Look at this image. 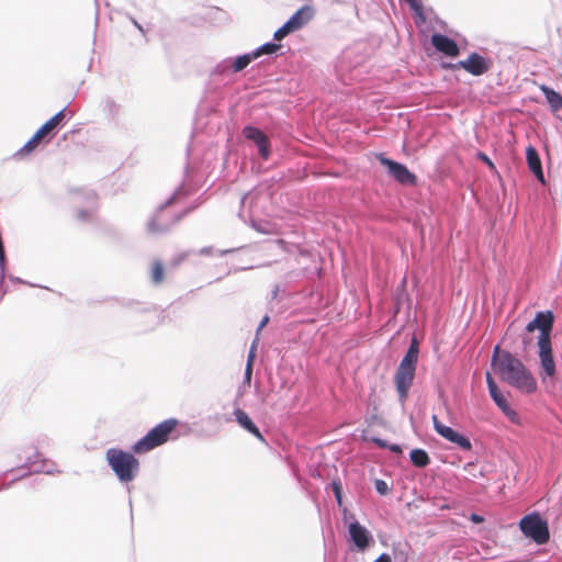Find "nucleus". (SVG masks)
<instances>
[{
    "instance_id": "obj_1",
    "label": "nucleus",
    "mask_w": 562,
    "mask_h": 562,
    "mask_svg": "<svg viewBox=\"0 0 562 562\" xmlns=\"http://www.w3.org/2000/svg\"><path fill=\"white\" fill-rule=\"evenodd\" d=\"M492 368L499 379L521 393L531 394L537 390V381L530 370L515 356L496 346L493 351Z\"/></svg>"
},
{
    "instance_id": "obj_2",
    "label": "nucleus",
    "mask_w": 562,
    "mask_h": 562,
    "mask_svg": "<svg viewBox=\"0 0 562 562\" xmlns=\"http://www.w3.org/2000/svg\"><path fill=\"white\" fill-rule=\"evenodd\" d=\"M178 426L179 420L176 418L162 420L150 429L146 436L136 441L132 447V451L137 454H143L162 446L171 438V435L176 431Z\"/></svg>"
},
{
    "instance_id": "obj_3",
    "label": "nucleus",
    "mask_w": 562,
    "mask_h": 562,
    "mask_svg": "<svg viewBox=\"0 0 562 562\" xmlns=\"http://www.w3.org/2000/svg\"><path fill=\"white\" fill-rule=\"evenodd\" d=\"M419 347L416 338H413L411 346L402 359L396 373H395V384L396 390L402 400H405L407 396V392L413 384V380L415 376L416 364L418 361Z\"/></svg>"
},
{
    "instance_id": "obj_4",
    "label": "nucleus",
    "mask_w": 562,
    "mask_h": 562,
    "mask_svg": "<svg viewBox=\"0 0 562 562\" xmlns=\"http://www.w3.org/2000/svg\"><path fill=\"white\" fill-rule=\"evenodd\" d=\"M106 461L121 482H131L139 469V462L134 454L121 449L110 448L105 453Z\"/></svg>"
},
{
    "instance_id": "obj_5",
    "label": "nucleus",
    "mask_w": 562,
    "mask_h": 562,
    "mask_svg": "<svg viewBox=\"0 0 562 562\" xmlns=\"http://www.w3.org/2000/svg\"><path fill=\"white\" fill-rule=\"evenodd\" d=\"M519 528L527 538L537 544H544L550 539L548 522L538 513L524 516L519 521Z\"/></svg>"
},
{
    "instance_id": "obj_6",
    "label": "nucleus",
    "mask_w": 562,
    "mask_h": 562,
    "mask_svg": "<svg viewBox=\"0 0 562 562\" xmlns=\"http://www.w3.org/2000/svg\"><path fill=\"white\" fill-rule=\"evenodd\" d=\"M443 67L451 70L462 68L473 76H482L492 68V61L477 53H471L465 60H460L457 64H445Z\"/></svg>"
},
{
    "instance_id": "obj_7",
    "label": "nucleus",
    "mask_w": 562,
    "mask_h": 562,
    "mask_svg": "<svg viewBox=\"0 0 562 562\" xmlns=\"http://www.w3.org/2000/svg\"><path fill=\"white\" fill-rule=\"evenodd\" d=\"M553 314L551 312H539L536 317L529 322L526 326L528 333H532L535 329L540 330L538 344L551 341V330L553 327Z\"/></svg>"
},
{
    "instance_id": "obj_8",
    "label": "nucleus",
    "mask_w": 562,
    "mask_h": 562,
    "mask_svg": "<svg viewBox=\"0 0 562 562\" xmlns=\"http://www.w3.org/2000/svg\"><path fill=\"white\" fill-rule=\"evenodd\" d=\"M431 419L436 432L447 441L457 445L461 450L464 451H470L472 449V443L469 438L446 426L439 420L437 415H432Z\"/></svg>"
},
{
    "instance_id": "obj_9",
    "label": "nucleus",
    "mask_w": 562,
    "mask_h": 562,
    "mask_svg": "<svg viewBox=\"0 0 562 562\" xmlns=\"http://www.w3.org/2000/svg\"><path fill=\"white\" fill-rule=\"evenodd\" d=\"M181 218V215L171 213L169 210H160L150 220L147 229L153 235H158L168 232Z\"/></svg>"
},
{
    "instance_id": "obj_10",
    "label": "nucleus",
    "mask_w": 562,
    "mask_h": 562,
    "mask_svg": "<svg viewBox=\"0 0 562 562\" xmlns=\"http://www.w3.org/2000/svg\"><path fill=\"white\" fill-rule=\"evenodd\" d=\"M378 159L383 166L387 168L389 173L401 184H416V176L412 173L405 165L389 159L383 155H379Z\"/></svg>"
},
{
    "instance_id": "obj_11",
    "label": "nucleus",
    "mask_w": 562,
    "mask_h": 562,
    "mask_svg": "<svg viewBox=\"0 0 562 562\" xmlns=\"http://www.w3.org/2000/svg\"><path fill=\"white\" fill-rule=\"evenodd\" d=\"M486 383L488 386L490 395L495 404L499 407V409L508 417L510 422L518 423V414L509 406L506 397L499 391L490 372H486Z\"/></svg>"
},
{
    "instance_id": "obj_12",
    "label": "nucleus",
    "mask_w": 562,
    "mask_h": 562,
    "mask_svg": "<svg viewBox=\"0 0 562 562\" xmlns=\"http://www.w3.org/2000/svg\"><path fill=\"white\" fill-rule=\"evenodd\" d=\"M539 359H540V376L544 381L547 378H553L555 374V362L552 353V344L541 342L538 344Z\"/></svg>"
},
{
    "instance_id": "obj_13",
    "label": "nucleus",
    "mask_w": 562,
    "mask_h": 562,
    "mask_svg": "<svg viewBox=\"0 0 562 562\" xmlns=\"http://www.w3.org/2000/svg\"><path fill=\"white\" fill-rule=\"evenodd\" d=\"M243 134L247 139L252 140L259 149V154L263 159H267L270 154V142L267 135L259 128L254 126H246Z\"/></svg>"
},
{
    "instance_id": "obj_14",
    "label": "nucleus",
    "mask_w": 562,
    "mask_h": 562,
    "mask_svg": "<svg viewBox=\"0 0 562 562\" xmlns=\"http://www.w3.org/2000/svg\"><path fill=\"white\" fill-rule=\"evenodd\" d=\"M432 46L448 57H457L460 54L458 44L450 37L436 33L431 36Z\"/></svg>"
},
{
    "instance_id": "obj_15",
    "label": "nucleus",
    "mask_w": 562,
    "mask_h": 562,
    "mask_svg": "<svg viewBox=\"0 0 562 562\" xmlns=\"http://www.w3.org/2000/svg\"><path fill=\"white\" fill-rule=\"evenodd\" d=\"M349 535L350 539L359 550L363 551L369 546L370 533L367 528L361 526L358 521L349 525Z\"/></svg>"
},
{
    "instance_id": "obj_16",
    "label": "nucleus",
    "mask_w": 562,
    "mask_h": 562,
    "mask_svg": "<svg viewBox=\"0 0 562 562\" xmlns=\"http://www.w3.org/2000/svg\"><path fill=\"white\" fill-rule=\"evenodd\" d=\"M313 18V9L310 5H304L299 9L288 21L291 30L297 31L303 27Z\"/></svg>"
},
{
    "instance_id": "obj_17",
    "label": "nucleus",
    "mask_w": 562,
    "mask_h": 562,
    "mask_svg": "<svg viewBox=\"0 0 562 562\" xmlns=\"http://www.w3.org/2000/svg\"><path fill=\"white\" fill-rule=\"evenodd\" d=\"M526 158H527V164H528L530 171L536 176V178L541 183H544V176L542 172L541 160H540L539 154L535 147L529 146L527 148Z\"/></svg>"
},
{
    "instance_id": "obj_18",
    "label": "nucleus",
    "mask_w": 562,
    "mask_h": 562,
    "mask_svg": "<svg viewBox=\"0 0 562 562\" xmlns=\"http://www.w3.org/2000/svg\"><path fill=\"white\" fill-rule=\"evenodd\" d=\"M236 422L240 427H243L245 430L254 435L259 440L263 441V436L261 435L259 428L255 425V423L251 420V418L248 416L246 412H244L240 408H236L234 412Z\"/></svg>"
},
{
    "instance_id": "obj_19",
    "label": "nucleus",
    "mask_w": 562,
    "mask_h": 562,
    "mask_svg": "<svg viewBox=\"0 0 562 562\" xmlns=\"http://www.w3.org/2000/svg\"><path fill=\"white\" fill-rule=\"evenodd\" d=\"M65 119V110L59 111L47 122H45L36 132L46 138Z\"/></svg>"
},
{
    "instance_id": "obj_20",
    "label": "nucleus",
    "mask_w": 562,
    "mask_h": 562,
    "mask_svg": "<svg viewBox=\"0 0 562 562\" xmlns=\"http://www.w3.org/2000/svg\"><path fill=\"white\" fill-rule=\"evenodd\" d=\"M541 91L546 95L547 102L550 104L553 111H558L562 108V95L553 89L541 86Z\"/></svg>"
},
{
    "instance_id": "obj_21",
    "label": "nucleus",
    "mask_w": 562,
    "mask_h": 562,
    "mask_svg": "<svg viewBox=\"0 0 562 562\" xmlns=\"http://www.w3.org/2000/svg\"><path fill=\"white\" fill-rule=\"evenodd\" d=\"M45 138L37 132L24 144L16 153L18 156L24 157L34 151Z\"/></svg>"
},
{
    "instance_id": "obj_22",
    "label": "nucleus",
    "mask_w": 562,
    "mask_h": 562,
    "mask_svg": "<svg viewBox=\"0 0 562 562\" xmlns=\"http://www.w3.org/2000/svg\"><path fill=\"white\" fill-rule=\"evenodd\" d=\"M411 461L417 468H425L429 464L430 458L423 449H414L411 452Z\"/></svg>"
},
{
    "instance_id": "obj_23",
    "label": "nucleus",
    "mask_w": 562,
    "mask_h": 562,
    "mask_svg": "<svg viewBox=\"0 0 562 562\" xmlns=\"http://www.w3.org/2000/svg\"><path fill=\"white\" fill-rule=\"evenodd\" d=\"M150 279L155 284H160L165 279V269L159 260L151 263Z\"/></svg>"
},
{
    "instance_id": "obj_24",
    "label": "nucleus",
    "mask_w": 562,
    "mask_h": 562,
    "mask_svg": "<svg viewBox=\"0 0 562 562\" xmlns=\"http://www.w3.org/2000/svg\"><path fill=\"white\" fill-rule=\"evenodd\" d=\"M256 57H252V54H246V55H241V56H238L234 64H233V70L235 72H238V71H241L243 69H245L250 63L252 59H255Z\"/></svg>"
},
{
    "instance_id": "obj_25",
    "label": "nucleus",
    "mask_w": 562,
    "mask_h": 562,
    "mask_svg": "<svg viewBox=\"0 0 562 562\" xmlns=\"http://www.w3.org/2000/svg\"><path fill=\"white\" fill-rule=\"evenodd\" d=\"M280 48L279 44L267 43L252 53V57L258 58L263 54H273Z\"/></svg>"
},
{
    "instance_id": "obj_26",
    "label": "nucleus",
    "mask_w": 562,
    "mask_h": 562,
    "mask_svg": "<svg viewBox=\"0 0 562 562\" xmlns=\"http://www.w3.org/2000/svg\"><path fill=\"white\" fill-rule=\"evenodd\" d=\"M293 31L291 30L290 25H288V23L285 22L280 29H278L274 32L273 38L276 41H281V40H283L285 36H288Z\"/></svg>"
},
{
    "instance_id": "obj_27",
    "label": "nucleus",
    "mask_w": 562,
    "mask_h": 562,
    "mask_svg": "<svg viewBox=\"0 0 562 562\" xmlns=\"http://www.w3.org/2000/svg\"><path fill=\"white\" fill-rule=\"evenodd\" d=\"M92 216H93V213H92V211H89V210H80L77 213V217L82 222L91 220Z\"/></svg>"
},
{
    "instance_id": "obj_28",
    "label": "nucleus",
    "mask_w": 562,
    "mask_h": 562,
    "mask_svg": "<svg viewBox=\"0 0 562 562\" xmlns=\"http://www.w3.org/2000/svg\"><path fill=\"white\" fill-rule=\"evenodd\" d=\"M375 488L381 495H385L389 492L387 484L382 480H376Z\"/></svg>"
},
{
    "instance_id": "obj_29",
    "label": "nucleus",
    "mask_w": 562,
    "mask_h": 562,
    "mask_svg": "<svg viewBox=\"0 0 562 562\" xmlns=\"http://www.w3.org/2000/svg\"><path fill=\"white\" fill-rule=\"evenodd\" d=\"M251 376H252V367L251 363H246L245 369V383L250 386L251 383Z\"/></svg>"
},
{
    "instance_id": "obj_30",
    "label": "nucleus",
    "mask_w": 562,
    "mask_h": 562,
    "mask_svg": "<svg viewBox=\"0 0 562 562\" xmlns=\"http://www.w3.org/2000/svg\"><path fill=\"white\" fill-rule=\"evenodd\" d=\"M333 491L335 493L337 503L340 505L341 504V487H340V484L337 483V482H334L333 483Z\"/></svg>"
},
{
    "instance_id": "obj_31",
    "label": "nucleus",
    "mask_w": 562,
    "mask_h": 562,
    "mask_svg": "<svg viewBox=\"0 0 562 562\" xmlns=\"http://www.w3.org/2000/svg\"><path fill=\"white\" fill-rule=\"evenodd\" d=\"M477 158H479L480 160H482L483 162H485V164H486L491 169H494V168H495V166H494V164L492 162V160H491V159H490V158H488L484 153L479 151V153H477Z\"/></svg>"
},
{
    "instance_id": "obj_32",
    "label": "nucleus",
    "mask_w": 562,
    "mask_h": 562,
    "mask_svg": "<svg viewBox=\"0 0 562 562\" xmlns=\"http://www.w3.org/2000/svg\"><path fill=\"white\" fill-rule=\"evenodd\" d=\"M406 2L411 5L415 11H419L422 9L420 3L417 0H406Z\"/></svg>"
},
{
    "instance_id": "obj_33",
    "label": "nucleus",
    "mask_w": 562,
    "mask_h": 562,
    "mask_svg": "<svg viewBox=\"0 0 562 562\" xmlns=\"http://www.w3.org/2000/svg\"><path fill=\"white\" fill-rule=\"evenodd\" d=\"M372 441L380 448H387L386 442L380 438H373Z\"/></svg>"
},
{
    "instance_id": "obj_34",
    "label": "nucleus",
    "mask_w": 562,
    "mask_h": 562,
    "mask_svg": "<svg viewBox=\"0 0 562 562\" xmlns=\"http://www.w3.org/2000/svg\"><path fill=\"white\" fill-rule=\"evenodd\" d=\"M470 519H471V521H473L475 524H481L484 520V518L477 514H472Z\"/></svg>"
},
{
    "instance_id": "obj_35",
    "label": "nucleus",
    "mask_w": 562,
    "mask_h": 562,
    "mask_svg": "<svg viewBox=\"0 0 562 562\" xmlns=\"http://www.w3.org/2000/svg\"><path fill=\"white\" fill-rule=\"evenodd\" d=\"M387 448L395 453H402V448L398 445H391Z\"/></svg>"
},
{
    "instance_id": "obj_36",
    "label": "nucleus",
    "mask_w": 562,
    "mask_h": 562,
    "mask_svg": "<svg viewBox=\"0 0 562 562\" xmlns=\"http://www.w3.org/2000/svg\"><path fill=\"white\" fill-rule=\"evenodd\" d=\"M268 322H269V316H268V315H266V316L261 319V322H260V324H259V327H258V330H261V329H262V328L268 324Z\"/></svg>"
},
{
    "instance_id": "obj_37",
    "label": "nucleus",
    "mask_w": 562,
    "mask_h": 562,
    "mask_svg": "<svg viewBox=\"0 0 562 562\" xmlns=\"http://www.w3.org/2000/svg\"><path fill=\"white\" fill-rule=\"evenodd\" d=\"M254 361H255V351L250 350L248 358H247V363H251V367H254Z\"/></svg>"
}]
</instances>
